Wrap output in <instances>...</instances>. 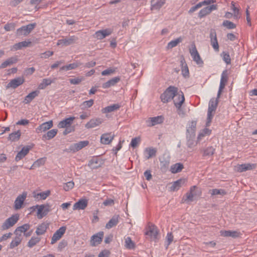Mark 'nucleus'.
Wrapping results in <instances>:
<instances>
[{"mask_svg":"<svg viewBox=\"0 0 257 257\" xmlns=\"http://www.w3.org/2000/svg\"><path fill=\"white\" fill-rule=\"evenodd\" d=\"M178 92V88L175 86H170L161 95L160 98L164 103L168 102L174 98Z\"/></svg>","mask_w":257,"mask_h":257,"instance_id":"nucleus-1","label":"nucleus"},{"mask_svg":"<svg viewBox=\"0 0 257 257\" xmlns=\"http://www.w3.org/2000/svg\"><path fill=\"white\" fill-rule=\"evenodd\" d=\"M19 218V215L16 214L7 219L1 226L2 230H7L13 226L18 222Z\"/></svg>","mask_w":257,"mask_h":257,"instance_id":"nucleus-2","label":"nucleus"},{"mask_svg":"<svg viewBox=\"0 0 257 257\" xmlns=\"http://www.w3.org/2000/svg\"><path fill=\"white\" fill-rule=\"evenodd\" d=\"M63 39L58 40L57 45L61 46H67L75 43L78 40V37L75 36L70 37H62Z\"/></svg>","mask_w":257,"mask_h":257,"instance_id":"nucleus-3","label":"nucleus"},{"mask_svg":"<svg viewBox=\"0 0 257 257\" xmlns=\"http://www.w3.org/2000/svg\"><path fill=\"white\" fill-rule=\"evenodd\" d=\"M35 208H38L37 216L39 219L42 218L44 216H46L48 213L50 211V206L49 205H37L32 207V208L35 209Z\"/></svg>","mask_w":257,"mask_h":257,"instance_id":"nucleus-4","label":"nucleus"},{"mask_svg":"<svg viewBox=\"0 0 257 257\" xmlns=\"http://www.w3.org/2000/svg\"><path fill=\"white\" fill-rule=\"evenodd\" d=\"M36 24L35 23L30 24L26 26H22L17 30V35L18 36H27L35 28Z\"/></svg>","mask_w":257,"mask_h":257,"instance_id":"nucleus-5","label":"nucleus"},{"mask_svg":"<svg viewBox=\"0 0 257 257\" xmlns=\"http://www.w3.org/2000/svg\"><path fill=\"white\" fill-rule=\"evenodd\" d=\"M189 52L193 61H195L197 65L202 66L203 64V61L201 58L195 45H192V48L190 49Z\"/></svg>","mask_w":257,"mask_h":257,"instance_id":"nucleus-6","label":"nucleus"},{"mask_svg":"<svg viewBox=\"0 0 257 257\" xmlns=\"http://www.w3.org/2000/svg\"><path fill=\"white\" fill-rule=\"evenodd\" d=\"M158 233V231L157 227L152 224L149 223L145 234L152 239H156Z\"/></svg>","mask_w":257,"mask_h":257,"instance_id":"nucleus-7","label":"nucleus"},{"mask_svg":"<svg viewBox=\"0 0 257 257\" xmlns=\"http://www.w3.org/2000/svg\"><path fill=\"white\" fill-rule=\"evenodd\" d=\"M25 81L23 77H18L10 80V82L6 86L7 89L12 88L15 89L20 86Z\"/></svg>","mask_w":257,"mask_h":257,"instance_id":"nucleus-8","label":"nucleus"},{"mask_svg":"<svg viewBox=\"0 0 257 257\" xmlns=\"http://www.w3.org/2000/svg\"><path fill=\"white\" fill-rule=\"evenodd\" d=\"M185 101L184 94L182 91L177 92L174 99V103L177 110H180L182 104Z\"/></svg>","mask_w":257,"mask_h":257,"instance_id":"nucleus-9","label":"nucleus"},{"mask_svg":"<svg viewBox=\"0 0 257 257\" xmlns=\"http://www.w3.org/2000/svg\"><path fill=\"white\" fill-rule=\"evenodd\" d=\"M89 142L88 141H80L71 145L69 148V150L73 152H76L87 146Z\"/></svg>","mask_w":257,"mask_h":257,"instance_id":"nucleus-10","label":"nucleus"},{"mask_svg":"<svg viewBox=\"0 0 257 257\" xmlns=\"http://www.w3.org/2000/svg\"><path fill=\"white\" fill-rule=\"evenodd\" d=\"M217 9V6L216 5H212L208 6L201 9L198 13V17L200 18H202L207 15L211 13L212 11Z\"/></svg>","mask_w":257,"mask_h":257,"instance_id":"nucleus-11","label":"nucleus"},{"mask_svg":"<svg viewBox=\"0 0 257 257\" xmlns=\"http://www.w3.org/2000/svg\"><path fill=\"white\" fill-rule=\"evenodd\" d=\"M103 234V232L100 231L92 235L90 240L91 245L92 246H95L100 244L102 241Z\"/></svg>","mask_w":257,"mask_h":257,"instance_id":"nucleus-12","label":"nucleus"},{"mask_svg":"<svg viewBox=\"0 0 257 257\" xmlns=\"http://www.w3.org/2000/svg\"><path fill=\"white\" fill-rule=\"evenodd\" d=\"M66 227L62 226L58 229L53 235L52 237L51 244H54L57 240H59L62 235L65 233L66 231Z\"/></svg>","mask_w":257,"mask_h":257,"instance_id":"nucleus-13","label":"nucleus"},{"mask_svg":"<svg viewBox=\"0 0 257 257\" xmlns=\"http://www.w3.org/2000/svg\"><path fill=\"white\" fill-rule=\"evenodd\" d=\"M112 33V30L111 29H106L104 30L96 31L94 37L98 40H102L106 36H109Z\"/></svg>","mask_w":257,"mask_h":257,"instance_id":"nucleus-14","label":"nucleus"},{"mask_svg":"<svg viewBox=\"0 0 257 257\" xmlns=\"http://www.w3.org/2000/svg\"><path fill=\"white\" fill-rule=\"evenodd\" d=\"M255 164H242L235 166L236 170L238 172H242L247 170H251L255 168Z\"/></svg>","mask_w":257,"mask_h":257,"instance_id":"nucleus-15","label":"nucleus"},{"mask_svg":"<svg viewBox=\"0 0 257 257\" xmlns=\"http://www.w3.org/2000/svg\"><path fill=\"white\" fill-rule=\"evenodd\" d=\"M211 45L216 52L219 51V45L217 39L216 33L214 30H211L210 32Z\"/></svg>","mask_w":257,"mask_h":257,"instance_id":"nucleus-16","label":"nucleus"},{"mask_svg":"<svg viewBox=\"0 0 257 257\" xmlns=\"http://www.w3.org/2000/svg\"><path fill=\"white\" fill-rule=\"evenodd\" d=\"M27 197V193L23 192L21 195H19L15 201L14 208L18 210L22 208L25 200Z\"/></svg>","mask_w":257,"mask_h":257,"instance_id":"nucleus-17","label":"nucleus"},{"mask_svg":"<svg viewBox=\"0 0 257 257\" xmlns=\"http://www.w3.org/2000/svg\"><path fill=\"white\" fill-rule=\"evenodd\" d=\"M114 136V133L111 132L103 134L101 136L100 142L103 144H109L113 140Z\"/></svg>","mask_w":257,"mask_h":257,"instance_id":"nucleus-18","label":"nucleus"},{"mask_svg":"<svg viewBox=\"0 0 257 257\" xmlns=\"http://www.w3.org/2000/svg\"><path fill=\"white\" fill-rule=\"evenodd\" d=\"M103 121V119L101 118L97 117L92 118L87 123H86L85 127L87 128H94L100 125Z\"/></svg>","mask_w":257,"mask_h":257,"instance_id":"nucleus-19","label":"nucleus"},{"mask_svg":"<svg viewBox=\"0 0 257 257\" xmlns=\"http://www.w3.org/2000/svg\"><path fill=\"white\" fill-rule=\"evenodd\" d=\"M53 126V121L52 120H50L47 122H45L40 125L36 128V132L37 133H40L42 132H45L49 129L51 128Z\"/></svg>","mask_w":257,"mask_h":257,"instance_id":"nucleus-20","label":"nucleus"},{"mask_svg":"<svg viewBox=\"0 0 257 257\" xmlns=\"http://www.w3.org/2000/svg\"><path fill=\"white\" fill-rule=\"evenodd\" d=\"M31 149V147L29 146L24 147L22 148V150L18 152V153L16 155L15 158L16 161L18 162L22 159H23L24 157H25V156H26L28 154Z\"/></svg>","mask_w":257,"mask_h":257,"instance_id":"nucleus-21","label":"nucleus"},{"mask_svg":"<svg viewBox=\"0 0 257 257\" xmlns=\"http://www.w3.org/2000/svg\"><path fill=\"white\" fill-rule=\"evenodd\" d=\"M88 201L86 199H80L78 202L74 203L73 206V209L75 210H83L87 206Z\"/></svg>","mask_w":257,"mask_h":257,"instance_id":"nucleus-22","label":"nucleus"},{"mask_svg":"<svg viewBox=\"0 0 257 257\" xmlns=\"http://www.w3.org/2000/svg\"><path fill=\"white\" fill-rule=\"evenodd\" d=\"M49 226L48 223L43 222L39 224L37 227L36 233L37 235L44 234L47 231Z\"/></svg>","mask_w":257,"mask_h":257,"instance_id":"nucleus-23","label":"nucleus"},{"mask_svg":"<svg viewBox=\"0 0 257 257\" xmlns=\"http://www.w3.org/2000/svg\"><path fill=\"white\" fill-rule=\"evenodd\" d=\"M75 119L74 117H70L61 121L58 125L59 128H65L69 127Z\"/></svg>","mask_w":257,"mask_h":257,"instance_id":"nucleus-24","label":"nucleus"},{"mask_svg":"<svg viewBox=\"0 0 257 257\" xmlns=\"http://www.w3.org/2000/svg\"><path fill=\"white\" fill-rule=\"evenodd\" d=\"M17 61H18V58L17 57H12L9 58L1 64V65L0 66V68L1 69L5 68L8 66H11L12 64L17 63Z\"/></svg>","mask_w":257,"mask_h":257,"instance_id":"nucleus-25","label":"nucleus"},{"mask_svg":"<svg viewBox=\"0 0 257 257\" xmlns=\"http://www.w3.org/2000/svg\"><path fill=\"white\" fill-rule=\"evenodd\" d=\"M120 81V78L119 77H115L114 78H112V79L109 80L105 83H104L102 84V88H108L111 86H114L117 82H118Z\"/></svg>","mask_w":257,"mask_h":257,"instance_id":"nucleus-26","label":"nucleus"},{"mask_svg":"<svg viewBox=\"0 0 257 257\" xmlns=\"http://www.w3.org/2000/svg\"><path fill=\"white\" fill-rule=\"evenodd\" d=\"M120 107V105L118 104H113L109 106H107L101 109L102 113H107L114 111L118 109Z\"/></svg>","mask_w":257,"mask_h":257,"instance_id":"nucleus-27","label":"nucleus"},{"mask_svg":"<svg viewBox=\"0 0 257 257\" xmlns=\"http://www.w3.org/2000/svg\"><path fill=\"white\" fill-rule=\"evenodd\" d=\"M40 93L39 90H35L32 91L28 94L24 99V102L25 104H29L30 103L36 96H37Z\"/></svg>","mask_w":257,"mask_h":257,"instance_id":"nucleus-28","label":"nucleus"},{"mask_svg":"<svg viewBox=\"0 0 257 257\" xmlns=\"http://www.w3.org/2000/svg\"><path fill=\"white\" fill-rule=\"evenodd\" d=\"M220 235L224 237L231 236L233 238L237 237L239 236V232L236 231H231V230H221Z\"/></svg>","mask_w":257,"mask_h":257,"instance_id":"nucleus-29","label":"nucleus"},{"mask_svg":"<svg viewBox=\"0 0 257 257\" xmlns=\"http://www.w3.org/2000/svg\"><path fill=\"white\" fill-rule=\"evenodd\" d=\"M101 164V161L99 159L96 158H93L89 161L88 165L91 169H96L100 167Z\"/></svg>","mask_w":257,"mask_h":257,"instance_id":"nucleus-30","label":"nucleus"},{"mask_svg":"<svg viewBox=\"0 0 257 257\" xmlns=\"http://www.w3.org/2000/svg\"><path fill=\"white\" fill-rule=\"evenodd\" d=\"M165 3V0H152L151 10H159Z\"/></svg>","mask_w":257,"mask_h":257,"instance_id":"nucleus-31","label":"nucleus"},{"mask_svg":"<svg viewBox=\"0 0 257 257\" xmlns=\"http://www.w3.org/2000/svg\"><path fill=\"white\" fill-rule=\"evenodd\" d=\"M22 235H16L10 244V248L13 249L18 246L22 242Z\"/></svg>","mask_w":257,"mask_h":257,"instance_id":"nucleus-32","label":"nucleus"},{"mask_svg":"<svg viewBox=\"0 0 257 257\" xmlns=\"http://www.w3.org/2000/svg\"><path fill=\"white\" fill-rule=\"evenodd\" d=\"M30 228V225L29 224H24L23 225L19 226L16 228L15 230L14 233L15 235H22V233L23 232L25 233L26 232L29 228Z\"/></svg>","mask_w":257,"mask_h":257,"instance_id":"nucleus-33","label":"nucleus"},{"mask_svg":"<svg viewBox=\"0 0 257 257\" xmlns=\"http://www.w3.org/2000/svg\"><path fill=\"white\" fill-rule=\"evenodd\" d=\"M180 64L181 66V71L183 76L184 77H188L189 74V69L184 58L181 60Z\"/></svg>","mask_w":257,"mask_h":257,"instance_id":"nucleus-34","label":"nucleus"},{"mask_svg":"<svg viewBox=\"0 0 257 257\" xmlns=\"http://www.w3.org/2000/svg\"><path fill=\"white\" fill-rule=\"evenodd\" d=\"M215 151V149L212 146L208 147L201 150V152L203 153L202 156L204 157L213 156Z\"/></svg>","mask_w":257,"mask_h":257,"instance_id":"nucleus-35","label":"nucleus"},{"mask_svg":"<svg viewBox=\"0 0 257 257\" xmlns=\"http://www.w3.org/2000/svg\"><path fill=\"white\" fill-rule=\"evenodd\" d=\"M58 130L57 129H52L48 131L42 137L43 140H49L53 139L57 135Z\"/></svg>","mask_w":257,"mask_h":257,"instance_id":"nucleus-36","label":"nucleus"},{"mask_svg":"<svg viewBox=\"0 0 257 257\" xmlns=\"http://www.w3.org/2000/svg\"><path fill=\"white\" fill-rule=\"evenodd\" d=\"M118 215H114L113 216L111 219L108 222V223L106 224V228L107 229H110L112 227L117 225L118 222Z\"/></svg>","mask_w":257,"mask_h":257,"instance_id":"nucleus-37","label":"nucleus"},{"mask_svg":"<svg viewBox=\"0 0 257 257\" xmlns=\"http://www.w3.org/2000/svg\"><path fill=\"white\" fill-rule=\"evenodd\" d=\"M196 188V186H192L190 189V191L187 192L185 194V197L183 198V200H184V202H190L193 201V198L194 195L193 194V192L195 190Z\"/></svg>","mask_w":257,"mask_h":257,"instance_id":"nucleus-38","label":"nucleus"},{"mask_svg":"<svg viewBox=\"0 0 257 257\" xmlns=\"http://www.w3.org/2000/svg\"><path fill=\"white\" fill-rule=\"evenodd\" d=\"M196 122L192 121L190 126L187 130V135H191L192 137H195Z\"/></svg>","mask_w":257,"mask_h":257,"instance_id":"nucleus-39","label":"nucleus"},{"mask_svg":"<svg viewBox=\"0 0 257 257\" xmlns=\"http://www.w3.org/2000/svg\"><path fill=\"white\" fill-rule=\"evenodd\" d=\"M218 103V100L217 99H215V98H212L210 99L209 102V106L208 110L215 112L217 105Z\"/></svg>","mask_w":257,"mask_h":257,"instance_id":"nucleus-40","label":"nucleus"},{"mask_svg":"<svg viewBox=\"0 0 257 257\" xmlns=\"http://www.w3.org/2000/svg\"><path fill=\"white\" fill-rule=\"evenodd\" d=\"M183 165L181 163H176L171 167V171L172 173L175 174L180 172L183 169Z\"/></svg>","mask_w":257,"mask_h":257,"instance_id":"nucleus-41","label":"nucleus"},{"mask_svg":"<svg viewBox=\"0 0 257 257\" xmlns=\"http://www.w3.org/2000/svg\"><path fill=\"white\" fill-rule=\"evenodd\" d=\"M150 126H154L158 124H160L163 121V118L162 116H158L156 117H150Z\"/></svg>","mask_w":257,"mask_h":257,"instance_id":"nucleus-42","label":"nucleus"},{"mask_svg":"<svg viewBox=\"0 0 257 257\" xmlns=\"http://www.w3.org/2000/svg\"><path fill=\"white\" fill-rule=\"evenodd\" d=\"M53 82L50 78H45L42 80V81L38 85L39 89H44L47 86L51 85Z\"/></svg>","mask_w":257,"mask_h":257,"instance_id":"nucleus-43","label":"nucleus"},{"mask_svg":"<svg viewBox=\"0 0 257 257\" xmlns=\"http://www.w3.org/2000/svg\"><path fill=\"white\" fill-rule=\"evenodd\" d=\"M182 40L183 39L182 37H180L175 40L170 41L168 43L167 48L168 49H170L176 47L179 43H181Z\"/></svg>","mask_w":257,"mask_h":257,"instance_id":"nucleus-44","label":"nucleus"},{"mask_svg":"<svg viewBox=\"0 0 257 257\" xmlns=\"http://www.w3.org/2000/svg\"><path fill=\"white\" fill-rule=\"evenodd\" d=\"M21 135L20 130L12 133L9 135V139L13 142H15L19 140Z\"/></svg>","mask_w":257,"mask_h":257,"instance_id":"nucleus-45","label":"nucleus"},{"mask_svg":"<svg viewBox=\"0 0 257 257\" xmlns=\"http://www.w3.org/2000/svg\"><path fill=\"white\" fill-rule=\"evenodd\" d=\"M31 44V42L22 41L18 43L15 44L13 46V48L15 50H18L21 49L23 47H28L29 44Z\"/></svg>","mask_w":257,"mask_h":257,"instance_id":"nucleus-46","label":"nucleus"},{"mask_svg":"<svg viewBox=\"0 0 257 257\" xmlns=\"http://www.w3.org/2000/svg\"><path fill=\"white\" fill-rule=\"evenodd\" d=\"M228 80L227 71V70H224L222 74L220 82V85L225 86L226 83Z\"/></svg>","mask_w":257,"mask_h":257,"instance_id":"nucleus-47","label":"nucleus"},{"mask_svg":"<svg viewBox=\"0 0 257 257\" xmlns=\"http://www.w3.org/2000/svg\"><path fill=\"white\" fill-rule=\"evenodd\" d=\"M41 240V238L39 237L33 236L28 242V246L29 247H33L36 244L39 243Z\"/></svg>","mask_w":257,"mask_h":257,"instance_id":"nucleus-48","label":"nucleus"},{"mask_svg":"<svg viewBox=\"0 0 257 257\" xmlns=\"http://www.w3.org/2000/svg\"><path fill=\"white\" fill-rule=\"evenodd\" d=\"M125 246L128 249H134L135 247L134 242L130 237H127L125 239Z\"/></svg>","mask_w":257,"mask_h":257,"instance_id":"nucleus-49","label":"nucleus"},{"mask_svg":"<svg viewBox=\"0 0 257 257\" xmlns=\"http://www.w3.org/2000/svg\"><path fill=\"white\" fill-rule=\"evenodd\" d=\"M93 99H91L89 100L85 101L81 105V108L83 109H85L86 108H90L93 105Z\"/></svg>","mask_w":257,"mask_h":257,"instance_id":"nucleus-50","label":"nucleus"},{"mask_svg":"<svg viewBox=\"0 0 257 257\" xmlns=\"http://www.w3.org/2000/svg\"><path fill=\"white\" fill-rule=\"evenodd\" d=\"M183 182V180L179 179L176 181L174 182L173 184L171 187V189L172 191L177 190L181 186V184Z\"/></svg>","mask_w":257,"mask_h":257,"instance_id":"nucleus-51","label":"nucleus"},{"mask_svg":"<svg viewBox=\"0 0 257 257\" xmlns=\"http://www.w3.org/2000/svg\"><path fill=\"white\" fill-rule=\"evenodd\" d=\"M222 26L228 29H233L236 28V25L235 24L228 20L224 21L222 23Z\"/></svg>","mask_w":257,"mask_h":257,"instance_id":"nucleus-52","label":"nucleus"},{"mask_svg":"<svg viewBox=\"0 0 257 257\" xmlns=\"http://www.w3.org/2000/svg\"><path fill=\"white\" fill-rule=\"evenodd\" d=\"M210 193L211 195H224L226 194V192L223 189H213L210 190Z\"/></svg>","mask_w":257,"mask_h":257,"instance_id":"nucleus-53","label":"nucleus"},{"mask_svg":"<svg viewBox=\"0 0 257 257\" xmlns=\"http://www.w3.org/2000/svg\"><path fill=\"white\" fill-rule=\"evenodd\" d=\"M74 186V183L73 181H69L66 183H64L63 185V189L65 191H69L73 188Z\"/></svg>","mask_w":257,"mask_h":257,"instance_id":"nucleus-54","label":"nucleus"},{"mask_svg":"<svg viewBox=\"0 0 257 257\" xmlns=\"http://www.w3.org/2000/svg\"><path fill=\"white\" fill-rule=\"evenodd\" d=\"M146 152L148 154V156H147V158L148 159L153 157V156H156V150L153 148H147L146 149Z\"/></svg>","mask_w":257,"mask_h":257,"instance_id":"nucleus-55","label":"nucleus"},{"mask_svg":"<svg viewBox=\"0 0 257 257\" xmlns=\"http://www.w3.org/2000/svg\"><path fill=\"white\" fill-rule=\"evenodd\" d=\"M195 137H192L191 135H187V145L189 148H191L194 146Z\"/></svg>","mask_w":257,"mask_h":257,"instance_id":"nucleus-56","label":"nucleus"},{"mask_svg":"<svg viewBox=\"0 0 257 257\" xmlns=\"http://www.w3.org/2000/svg\"><path fill=\"white\" fill-rule=\"evenodd\" d=\"M211 130L207 128H205L202 130V131L201 133H199L198 137V139H201L202 137H204L206 135H209L211 134Z\"/></svg>","mask_w":257,"mask_h":257,"instance_id":"nucleus-57","label":"nucleus"},{"mask_svg":"<svg viewBox=\"0 0 257 257\" xmlns=\"http://www.w3.org/2000/svg\"><path fill=\"white\" fill-rule=\"evenodd\" d=\"M84 80L83 77H77L69 79V82L71 84L77 85L80 83Z\"/></svg>","mask_w":257,"mask_h":257,"instance_id":"nucleus-58","label":"nucleus"},{"mask_svg":"<svg viewBox=\"0 0 257 257\" xmlns=\"http://www.w3.org/2000/svg\"><path fill=\"white\" fill-rule=\"evenodd\" d=\"M214 112L208 110L207 121H206V126H210V123L211 122L213 116L214 115Z\"/></svg>","mask_w":257,"mask_h":257,"instance_id":"nucleus-59","label":"nucleus"},{"mask_svg":"<svg viewBox=\"0 0 257 257\" xmlns=\"http://www.w3.org/2000/svg\"><path fill=\"white\" fill-rule=\"evenodd\" d=\"M231 4V9L233 12V16L235 18L237 19L239 14V9L235 7V3L233 2H232Z\"/></svg>","mask_w":257,"mask_h":257,"instance_id":"nucleus-60","label":"nucleus"},{"mask_svg":"<svg viewBox=\"0 0 257 257\" xmlns=\"http://www.w3.org/2000/svg\"><path fill=\"white\" fill-rule=\"evenodd\" d=\"M80 65H81V63L79 62L69 64V65H66V71L75 69Z\"/></svg>","mask_w":257,"mask_h":257,"instance_id":"nucleus-61","label":"nucleus"},{"mask_svg":"<svg viewBox=\"0 0 257 257\" xmlns=\"http://www.w3.org/2000/svg\"><path fill=\"white\" fill-rule=\"evenodd\" d=\"M16 24L14 23H7L4 26V29L6 31H10L15 30Z\"/></svg>","mask_w":257,"mask_h":257,"instance_id":"nucleus-62","label":"nucleus"},{"mask_svg":"<svg viewBox=\"0 0 257 257\" xmlns=\"http://www.w3.org/2000/svg\"><path fill=\"white\" fill-rule=\"evenodd\" d=\"M54 54L53 51H48L40 54V57L43 59L48 58L49 57L52 56Z\"/></svg>","mask_w":257,"mask_h":257,"instance_id":"nucleus-63","label":"nucleus"},{"mask_svg":"<svg viewBox=\"0 0 257 257\" xmlns=\"http://www.w3.org/2000/svg\"><path fill=\"white\" fill-rule=\"evenodd\" d=\"M115 71V69L114 68H110L102 71L101 74L103 76L109 75L113 73Z\"/></svg>","mask_w":257,"mask_h":257,"instance_id":"nucleus-64","label":"nucleus"}]
</instances>
